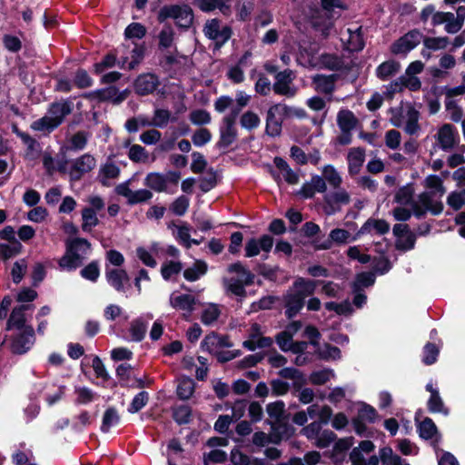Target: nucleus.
<instances>
[{
    "instance_id": "1",
    "label": "nucleus",
    "mask_w": 465,
    "mask_h": 465,
    "mask_svg": "<svg viewBox=\"0 0 465 465\" xmlns=\"http://www.w3.org/2000/svg\"><path fill=\"white\" fill-rule=\"evenodd\" d=\"M322 280H312L297 277L292 282V288L282 296L285 308L284 315L292 320L302 310L306 303V298L315 293L316 288L322 283Z\"/></svg>"
},
{
    "instance_id": "2",
    "label": "nucleus",
    "mask_w": 465,
    "mask_h": 465,
    "mask_svg": "<svg viewBox=\"0 0 465 465\" xmlns=\"http://www.w3.org/2000/svg\"><path fill=\"white\" fill-rule=\"evenodd\" d=\"M91 242L82 237L67 239L65 241V252L58 260V266L61 271L74 272L84 264V257L80 252L86 253L91 249Z\"/></svg>"
},
{
    "instance_id": "3",
    "label": "nucleus",
    "mask_w": 465,
    "mask_h": 465,
    "mask_svg": "<svg viewBox=\"0 0 465 465\" xmlns=\"http://www.w3.org/2000/svg\"><path fill=\"white\" fill-rule=\"evenodd\" d=\"M72 111L73 105L69 101L53 102L48 106L47 114L35 121L32 128L36 131L52 132L63 124L65 116Z\"/></svg>"
},
{
    "instance_id": "4",
    "label": "nucleus",
    "mask_w": 465,
    "mask_h": 465,
    "mask_svg": "<svg viewBox=\"0 0 465 465\" xmlns=\"http://www.w3.org/2000/svg\"><path fill=\"white\" fill-rule=\"evenodd\" d=\"M229 273H236L239 278L224 279L223 284L227 292L235 296L243 297L246 294L245 287L254 283L255 275L248 270L242 262L237 261L227 267Z\"/></svg>"
},
{
    "instance_id": "5",
    "label": "nucleus",
    "mask_w": 465,
    "mask_h": 465,
    "mask_svg": "<svg viewBox=\"0 0 465 465\" xmlns=\"http://www.w3.org/2000/svg\"><path fill=\"white\" fill-rule=\"evenodd\" d=\"M291 112L292 108L284 104L270 106L266 114L265 134L270 137L280 136L283 120L291 116Z\"/></svg>"
},
{
    "instance_id": "6",
    "label": "nucleus",
    "mask_w": 465,
    "mask_h": 465,
    "mask_svg": "<svg viewBox=\"0 0 465 465\" xmlns=\"http://www.w3.org/2000/svg\"><path fill=\"white\" fill-rule=\"evenodd\" d=\"M275 82L272 84L274 94L288 98L295 96L297 88L292 85L295 79L294 72L292 69H284L274 75Z\"/></svg>"
},
{
    "instance_id": "7",
    "label": "nucleus",
    "mask_w": 465,
    "mask_h": 465,
    "mask_svg": "<svg viewBox=\"0 0 465 465\" xmlns=\"http://www.w3.org/2000/svg\"><path fill=\"white\" fill-rule=\"evenodd\" d=\"M19 332L11 339V351L14 354L26 353L35 341V332L32 325L18 330Z\"/></svg>"
},
{
    "instance_id": "8",
    "label": "nucleus",
    "mask_w": 465,
    "mask_h": 465,
    "mask_svg": "<svg viewBox=\"0 0 465 465\" xmlns=\"http://www.w3.org/2000/svg\"><path fill=\"white\" fill-rule=\"evenodd\" d=\"M159 85V77L153 73L141 74L134 81V92L140 96L153 94Z\"/></svg>"
},
{
    "instance_id": "9",
    "label": "nucleus",
    "mask_w": 465,
    "mask_h": 465,
    "mask_svg": "<svg viewBox=\"0 0 465 465\" xmlns=\"http://www.w3.org/2000/svg\"><path fill=\"white\" fill-rule=\"evenodd\" d=\"M95 167V159L88 153L78 157L71 166L70 176L74 181L80 180L86 173Z\"/></svg>"
},
{
    "instance_id": "10",
    "label": "nucleus",
    "mask_w": 465,
    "mask_h": 465,
    "mask_svg": "<svg viewBox=\"0 0 465 465\" xmlns=\"http://www.w3.org/2000/svg\"><path fill=\"white\" fill-rule=\"evenodd\" d=\"M34 307L33 304H21L15 306L6 322L5 331H11L13 329L21 330L27 327L25 312Z\"/></svg>"
},
{
    "instance_id": "11",
    "label": "nucleus",
    "mask_w": 465,
    "mask_h": 465,
    "mask_svg": "<svg viewBox=\"0 0 465 465\" xmlns=\"http://www.w3.org/2000/svg\"><path fill=\"white\" fill-rule=\"evenodd\" d=\"M220 137L216 143V148L220 150L228 149L237 139L238 132L235 124L223 122L219 129Z\"/></svg>"
},
{
    "instance_id": "12",
    "label": "nucleus",
    "mask_w": 465,
    "mask_h": 465,
    "mask_svg": "<svg viewBox=\"0 0 465 465\" xmlns=\"http://www.w3.org/2000/svg\"><path fill=\"white\" fill-rule=\"evenodd\" d=\"M230 0H193V5L203 13H211L218 9L223 15L231 13Z\"/></svg>"
},
{
    "instance_id": "13",
    "label": "nucleus",
    "mask_w": 465,
    "mask_h": 465,
    "mask_svg": "<svg viewBox=\"0 0 465 465\" xmlns=\"http://www.w3.org/2000/svg\"><path fill=\"white\" fill-rule=\"evenodd\" d=\"M347 161L350 175L358 174L365 161V149L362 147L351 148L348 153Z\"/></svg>"
},
{
    "instance_id": "14",
    "label": "nucleus",
    "mask_w": 465,
    "mask_h": 465,
    "mask_svg": "<svg viewBox=\"0 0 465 465\" xmlns=\"http://www.w3.org/2000/svg\"><path fill=\"white\" fill-rule=\"evenodd\" d=\"M108 283L117 292H124V282H129V276L124 269L106 270Z\"/></svg>"
},
{
    "instance_id": "15",
    "label": "nucleus",
    "mask_w": 465,
    "mask_h": 465,
    "mask_svg": "<svg viewBox=\"0 0 465 465\" xmlns=\"http://www.w3.org/2000/svg\"><path fill=\"white\" fill-rule=\"evenodd\" d=\"M455 127L450 124H444L438 131L437 140L444 151L453 148L455 144Z\"/></svg>"
},
{
    "instance_id": "16",
    "label": "nucleus",
    "mask_w": 465,
    "mask_h": 465,
    "mask_svg": "<svg viewBox=\"0 0 465 465\" xmlns=\"http://www.w3.org/2000/svg\"><path fill=\"white\" fill-rule=\"evenodd\" d=\"M208 271V264L203 260H196L191 267L183 271V277L188 282H196Z\"/></svg>"
},
{
    "instance_id": "17",
    "label": "nucleus",
    "mask_w": 465,
    "mask_h": 465,
    "mask_svg": "<svg viewBox=\"0 0 465 465\" xmlns=\"http://www.w3.org/2000/svg\"><path fill=\"white\" fill-rule=\"evenodd\" d=\"M337 124L342 133H350L356 127L358 119L351 111L341 110L337 115Z\"/></svg>"
},
{
    "instance_id": "18",
    "label": "nucleus",
    "mask_w": 465,
    "mask_h": 465,
    "mask_svg": "<svg viewBox=\"0 0 465 465\" xmlns=\"http://www.w3.org/2000/svg\"><path fill=\"white\" fill-rule=\"evenodd\" d=\"M337 74H316L313 77V83L316 84V89L323 94H331L335 88V82L337 81Z\"/></svg>"
},
{
    "instance_id": "19",
    "label": "nucleus",
    "mask_w": 465,
    "mask_h": 465,
    "mask_svg": "<svg viewBox=\"0 0 465 465\" xmlns=\"http://www.w3.org/2000/svg\"><path fill=\"white\" fill-rule=\"evenodd\" d=\"M143 184L158 193L165 192L167 188L164 174L156 172L149 173L144 178Z\"/></svg>"
},
{
    "instance_id": "20",
    "label": "nucleus",
    "mask_w": 465,
    "mask_h": 465,
    "mask_svg": "<svg viewBox=\"0 0 465 465\" xmlns=\"http://www.w3.org/2000/svg\"><path fill=\"white\" fill-rule=\"evenodd\" d=\"M401 64L395 60H388L378 65L376 68V76L381 80L386 81L391 76L394 75L400 71Z\"/></svg>"
},
{
    "instance_id": "21",
    "label": "nucleus",
    "mask_w": 465,
    "mask_h": 465,
    "mask_svg": "<svg viewBox=\"0 0 465 465\" xmlns=\"http://www.w3.org/2000/svg\"><path fill=\"white\" fill-rule=\"evenodd\" d=\"M417 431L420 438L426 440H431L439 434L436 424L430 417H425L422 421L417 424Z\"/></svg>"
},
{
    "instance_id": "22",
    "label": "nucleus",
    "mask_w": 465,
    "mask_h": 465,
    "mask_svg": "<svg viewBox=\"0 0 465 465\" xmlns=\"http://www.w3.org/2000/svg\"><path fill=\"white\" fill-rule=\"evenodd\" d=\"M193 410L187 404L172 408V417L178 425L189 424L192 420Z\"/></svg>"
},
{
    "instance_id": "23",
    "label": "nucleus",
    "mask_w": 465,
    "mask_h": 465,
    "mask_svg": "<svg viewBox=\"0 0 465 465\" xmlns=\"http://www.w3.org/2000/svg\"><path fill=\"white\" fill-rule=\"evenodd\" d=\"M415 193L414 183H409L398 189L394 195V202L401 205H411Z\"/></svg>"
},
{
    "instance_id": "24",
    "label": "nucleus",
    "mask_w": 465,
    "mask_h": 465,
    "mask_svg": "<svg viewBox=\"0 0 465 465\" xmlns=\"http://www.w3.org/2000/svg\"><path fill=\"white\" fill-rule=\"evenodd\" d=\"M376 275L373 272H361L356 274L352 282L353 292L362 291V288H368L375 283Z\"/></svg>"
},
{
    "instance_id": "25",
    "label": "nucleus",
    "mask_w": 465,
    "mask_h": 465,
    "mask_svg": "<svg viewBox=\"0 0 465 465\" xmlns=\"http://www.w3.org/2000/svg\"><path fill=\"white\" fill-rule=\"evenodd\" d=\"M147 331V322L142 318H136L131 322L129 332L131 341L135 342L142 341Z\"/></svg>"
},
{
    "instance_id": "26",
    "label": "nucleus",
    "mask_w": 465,
    "mask_h": 465,
    "mask_svg": "<svg viewBox=\"0 0 465 465\" xmlns=\"http://www.w3.org/2000/svg\"><path fill=\"white\" fill-rule=\"evenodd\" d=\"M171 305L182 311L192 312L195 305V298L191 294H181L175 297H171Z\"/></svg>"
},
{
    "instance_id": "27",
    "label": "nucleus",
    "mask_w": 465,
    "mask_h": 465,
    "mask_svg": "<svg viewBox=\"0 0 465 465\" xmlns=\"http://www.w3.org/2000/svg\"><path fill=\"white\" fill-rule=\"evenodd\" d=\"M427 408L430 413H441L444 416L450 414V409L445 407L439 391H433L427 401Z\"/></svg>"
},
{
    "instance_id": "28",
    "label": "nucleus",
    "mask_w": 465,
    "mask_h": 465,
    "mask_svg": "<svg viewBox=\"0 0 465 465\" xmlns=\"http://www.w3.org/2000/svg\"><path fill=\"white\" fill-rule=\"evenodd\" d=\"M120 422V416L114 407H109L105 410L101 425V431L107 433L112 426H115Z\"/></svg>"
},
{
    "instance_id": "29",
    "label": "nucleus",
    "mask_w": 465,
    "mask_h": 465,
    "mask_svg": "<svg viewBox=\"0 0 465 465\" xmlns=\"http://www.w3.org/2000/svg\"><path fill=\"white\" fill-rule=\"evenodd\" d=\"M117 63V55L114 51L108 52L103 59L94 64V74L99 75L103 74L105 70L113 68L116 65Z\"/></svg>"
},
{
    "instance_id": "30",
    "label": "nucleus",
    "mask_w": 465,
    "mask_h": 465,
    "mask_svg": "<svg viewBox=\"0 0 465 465\" xmlns=\"http://www.w3.org/2000/svg\"><path fill=\"white\" fill-rule=\"evenodd\" d=\"M199 189L203 193H208L212 189H213L217 183V172L213 169V167H209L206 170V175L202 176L199 180Z\"/></svg>"
},
{
    "instance_id": "31",
    "label": "nucleus",
    "mask_w": 465,
    "mask_h": 465,
    "mask_svg": "<svg viewBox=\"0 0 465 465\" xmlns=\"http://www.w3.org/2000/svg\"><path fill=\"white\" fill-rule=\"evenodd\" d=\"M350 201V194L345 190L327 193L324 196V202L327 205L331 207L333 211H335L334 205L348 204Z\"/></svg>"
},
{
    "instance_id": "32",
    "label": "nucleus",
    "mask_w": 465,
    "mask_h": 465,
    "mask_svg": "<svg viewBox=\"0 0 465 465\" xmlns=\"http://www.w3.org/2000/svg\"><path fill=\"white\" fill-rule=\"evenodd\" d=\"M193 20H194V14H193L192 7L186 4L182 5L181 15L178 17L175 25L180 28H183V29L187 30L193 25Z\"/></svg>"
},
{
    "instance_id": "33",
    "label": "nucleus",
    "mask_w": 465,
    "mask_h": 465,
    "mask_svg": "<svg viewBox=\"0 0 465 465\" xmlns=\"http://www.w3.org/2000/svg\"><path fill=\"white\" fill-rule=\"evenodd\" d=\"M183 270V262L180 261H167L162 264L161 275L163 280L170 281L173 275L179 274Z\"/></svg>"
},
{
    "instance_id": "34",
    "label": "nucleus",
    "mask_w": 465,
    "mask_h": 465,
    "mask_svg": "<svg viewBox=\"0 0 465 465\" xmlns=\"http://www.w3.org/2000/svg\"><path fill=\"white\" fill-rule=\"evenodd\" d=\"M175 33L170 25H166L158 35V48L164 50L170 48L174 41Z\"/></svg>"
},
{
    "instance_id": "35",
    "label": "nucleus",
    "mask_w": 465,
    "mask_h": 465,
    "mask_svg": "<svg viewBox=\"0 0 465 465\" xmlns=\"http://www.w3.org/2000/svg\"><path fill=\"white\" fill-rule=\"evenodd\" d=\"M323 347V350L318 349L316 351V354L318 355L319 359L329 361L331 360L337 361L341 358V351L338 347L327 342L324 343Z\"/></svg>"
},
{
    "instance_id": "36",
    "label": "nucleus",
    "mask_w": 465,
    "mask_h": 465,
    "mask_svg": "<svg viewBox=\"0 0 465 465\" xmlns=\"http://www.w3.org/2000/svg\"><path fill=\"white\" fill-rule=\"evenodd\" d=\"M182 5H165L158 12L157 21L163 23L169 18L177 20L181 15Z\"/></svg>"
},
{
    "instance_id": "37",
    "label": "nucleus",
    "mask_w": 465,
    "mask_h": 465,
    "mask_svg": "<svg viewBox=\"0 0 465 465\" xmlns=\"http://www.w3.org/2000/svg\"><path fill=\"white\" fill-rule=\"evenodd\" d=\"M117 87L110 85L105 88L96 89L90 95L95 97L99 102H112L116 104Z\"/></svg>"
},
{
    "instance_id": "38",
    "label": "nucleus",
    "mask_w": 465,
    "mask_h": 465,
    "mask_svg": "<svg viewBox=\"0 0 465 465\" xmlns=\"http://www.w3.org/2000/svg\"><path fill=\"white\" fill-rule=\"evenodd\" d=\"M23 250L21 242L14 243H0V259L3 262L20 254Z\"/></svg>"
},
{
    "instance_id": "39",
    "label": "nucleus",
    "mask_w": 465,
    "mask_h": 465,
    "mask_svg": "<svg viewBox=\"0 0 465 465\" xmlns=\"http://www.w3.org/2000/svg\"><path fill=\"white\" fill-rule=\"evenodd\" d=\"M256 272L267 281L276 282L278 279L277 274L279 272H282V269L278 265L271 266L267 263L260 262L256 266Z\"/></svg>"
},
{
    "instance_id": "40",
    "label": "nucleus",
    "mask_w": 465,
    "mask_h": 465,
    "mask_svg": "<svg viewBox=\"0 0 465 465\" xmlns=\"http://www.w3.org/2000/svg\"><path fill=\"white\" fill-rule=\"evenodd\" d=\"M194 386L195 384L193 379L189 377L183 378L177 386V397L183 401L190 399L194 391Z\"/></svg>"
},
{
    "instance_id": "41",
    "label": "nucleus",
    "mask_w": 465,
    "mask_h": 465,
    "mask_svg": "<svg viewBox=\"0 0 465 465\" xmlns=\"http://www.w3.org/2000/svg\"><path fill=\"white\" fill-rule=\"evenodd\" d=\"M322 8L327 13L328 18H338L341 14H337L335 16L334 9L339 8L341 10H347L348 5L341 0H321Z\"/></svg>"
},
{
    "instance_id": "42",
    "label": "nucleus",
    "mask_w": 465,
    "mask_h": 465,
    "mask_svg": "<svg viewBox=\"0 0 465 465\" xmlns=\"http://www.w3.org/2000/svg\"><path fill=\"white\" fill-rule=\"evenodd\" d=\"M440 350L433 342H427L422 350V362L425 365H431L438 360Z\"/></svg>"
},
{
    "instance_id": "43",
    "label": "nucleus",
    "mask_w": 465,
    "mask_h": 465,
    "mask_svg": "<svg viewBox=\"0 0 465 465\" xmlns=\"http://www.w3.org/2000/svg\"><path fill=\"white\" fill-rule=\"evenodd\" d=\"M74 392L77 397L74 401L76 405H85L92 402L98 395L87 387H75Z\"/></svg>"
},
{
    "instance_id": "44",
    "label": "nucleus",
    "mask_w": 465,
    "mask_h": 465,
    "mask_svg": "<svg viewBox=\"0 0 465 465\" xmlns=\"http://www.w3.org/2000/svg\"><path fill=\"white\" fill-rule=\"evenodd\" d=\"M74 84L79 89H85L91 87L94 84L93 78L89 75L88 72L84 68H78L74 76Z\"/></svg>"
},
{
    "instance_id": "45",
    "label": "nucleus",
    "mask_w": 465,
    "mask_h": 465,
    "mask_svg": "<svg viewBox=\"0 0 465 465\" xmlns=\"http://www.w3.org/2000/svg\"><path fill=\"white\" fill-rule=\"evenodd\" d=\"M146 27L141 23H131L124 29V37L126 39H143L146 35Z\"/></svg>"
},
{
    "instance_id": "46",
    "label": "nucleus",
    "mask_w": 465,
    "mask_h": 465,
    "mask_svg": "<svg viewBox=\"0 0 465 465\" xmlns=\"http://www.w3.org/2000/svg\"><path fill=\"white\" fill-rule=\"evenodd\" d=\"M82 278L92 282H96L100 276V267L98 261H92L80 271Z\"/></svg>"
},
{
    "instance_id": "47",
    "label": "nucleus",
    "mask_w": 465,
    "mask_h": 465,
    "mask_svg": "<svg viewBox=\"0 0 465 465\" xmlns=\"http://www.w3.org/2000/svg\"><path fill=\"white\" fill-rule=\"evenodd\" d=\"M380 459L382 465H402V459L389 446L380 449Z\"/></svg>"
},
{
    "instance_id": "48",
    "label": "nucleus",
    "mask_w": 465,
    "mask_h": 465,
    "mask_svg": "<svg viewBox=\"0 0 465 465\" xmlns=\"http://www.w3.org/2000/svg\"><path fill=\"white\" fill-rule=\"evenodd\" d=\"M176 118L171 117V112L167 109H155L153 112V124L154 127L163 128L165 127L169 121H175Z\"/></svg>"
},
{
    "instance_id": "49",
    "label": "nucleus",
    "mask_w": 465,
    "mask_h": 465,
    "mask_svg": "<svg viewBox=\"0 0 465 465\" xmlns=\"http://www.w3.org/2000/svg\"><path fill=\"white\" fill-rule=\"evenodd\" d=\"M149 401V393L145 391H142L137 393L131 403L129 404L127 411L129 413H136L140 411Z\"/></svg>"
},
{
    "instance_id": "50",
    "label": "nucleus",
    "mask_w": 465,
    "mask_h": 465,
    "mask_svg": "<svg viewBox=\"0 0 465 465\" xmlns=\"http://www.w3.org/2000/svg\"><path fill=\"white\" fill-rule=\"evenodd\" d=\"M146 45L144 43L134 44V49L131 51V62L128 64V70H134L144 58Z\"/></svg>"
},
{
    "instance_id": "51",
    "label": "nucleus",
    "mask_w": 465,
    "mask_h": 465,
    "mask_svg": "<svg viewBox=\"0 0 465 465\" xmlns=\"http://www.w3.org/2000/svg\"><path fill=\"white\" fill-rule=\"evenodd\" d=\"M392 264L387 256L381 255L373 259L372 272L379 275H384L391 271Z\"/></svg>"
},
{
    "instance_id": "52",
    "label": "nucleus",
    "mask_w": 465,
    "mask_h": 465,
    "mask_svg": "<svg viewBox=\"0 0 465 465\" xmlns=\"http://www.w3.org/2000/svg\"><path fill=\"white\" fill-rule=\"evenodd\" d=\"M449 44L448 36H440V37H428L425 36L423 38V45L426 49L437 51L440 49H445Z\"/></svg>"
},
{
    "instance_id": "53",
    "label": "nucleus",
    "mask_w": 465,
    "mask_h": 465,
    "mask_svg": "<svg viewBox=\"0 0 465 465\" xmlns=\"http://www.w3.org/2000/svg\"><path fill=\"white\" fill-rule=\"evenodd\" d=\"M356 417L369 423H374L378 417V412L374 407L363 402L361 407L358 410Z\"/></svg>"
},
{
    "instance_id": "54",
    "label": "nucleus",
    "mask_w": 465,
    "mask_h": 465,
    "mask_svg": "<svg viewBox=\"0 0 465 465\" xmlns=\"http://www.w3.org/2000/svg\"><path fill=\"white\" fill-rule=\"evenodd\" d=\"M447 203L454 211H459L465 205V188L460 191H453L447 197Z\"/></svg>"
},
{
    "instance_id": "55",
    "label": "nucleus",
    "mask_w": 465,
    "mask_h": 465,
    "mask_svg": "<svg viewBox=\"0 0 465 465\" xmlns=\"http://www.w3.org/2000/svg\"><path fill=\"white\" fill-rule=\"evenodd\" d=\"M261 119L257 114L252 111H247L241 116L240 124L242 127L247 130H252L260 125Z\"/></svg>"
},
{
    "instance_id": "56",
    "label": "nucleus",
    "mask_w": 465,
    "mask_h": 465,
    "mask_svg": "<svg viewBox=\"0 0 465 465\" xmlns=\"http://www.w3.org/2000/svg\"><path fill=\"white\" fill-rule=\"evenodd\" d=\"M100 173L104 176L100 181L101 183L104 186H107L108 184L105 180L117 178L120 175V168L114 163H107L101 167Z\"/></svg>"
},
{
    "instance_id": "57",
    "label": "nucleus",
    "mask_w": 465,
    "mask_h": 465,
    "mask_svg": "<svg viewBox=\"0 0 465 465\" xmlns=\"http://www.w3.org/2000/svg\"><path fill=\"white\" fill-rule=\"evenodd\" d=\"M390 49L391 52L396 55L407 54L414 49V45H411L402 35L391 44Z\"/></svg>"
},
{
    "instance_id": "58",
    "label": "nucleus",
    "mask_w": 465,
    "mask_h": 465,
    "mask_svg": "<svg viewBox=\"0 0 465 465\" xmlns=\"http://www.w3.org/2000/svg\"><path fill=\"white\" fill-rule=\"evenodd\" d=\"M190 200L185 195L177 197L170 205V211L178 216H183L188 210Z\"/></svg>"
},
{
    "instance_id": "59",
    "label": "nucleus",
    "mask_w": 465,
    "mask_h": 465,
    "mask_svg": "<svg viewBox=\"0 0 465 465\" xmlns=\"http://www.w3.org/2000/svg\"><path fill=\"white\" fill-rule=\"evenodd\" d=\"M266 411L270 418L275 419L279 421L283 418L285 403L281 400L271 402L266 406Z\"/></svg>"
},
{
    "instance_id": "60",
    "label": "nucleus",
    "mask_w": 465,
    "mask_h": 465,
    "mask_svg": "<svg viewBox=\"0 0 465 465\" xmlns=\"http://www.w3.org/2000/svg\"><path fill=\"white\" fill-rule=\"evenodd\" d=\"M322 174L324 177L323 179L328 181L329 183L331 186H333V188L336 189L341 186V183L342 182L341 177L340 176V174L338 173V172L332 165L328 164V165L324 166Z\"/></svg>"
},
{
    "instance_id": "61",
    "label": "nucleus",
    "mask_w": 465,
    "mask_h": 465,
    "mask_svg": "<svg viewBox=\"0 0 465 465\" xmlns=\"http://www.w3.org/2000/svg\"><path fill=\"white\" fill-rule=\"evenodd\" d=\"M153 193L147 189H139L136 191H133L131 197L128 201V204L135 205L139 203H143L150 201L153 198Z\"/></svg>"
},
{
    "instance_id": "62",
    "label": "nucleus",
    "mask_w": 465,
    "mask_h": 465,
    "mask_svg": "<svg viewBox=\"0 0 465 465\" xmlns=\"http://www.w3.org/2000/svg\"><path fill=\"white\" fill-rule=\"evenodd\" d=\"M27 263L25 259L16 261L11 270L12 280L14 283L18 284L23 280L26 272Z\"/></svg>"
},
{
    "instance_id": "63",
    "label": "nucleus",
    "mask_w": 465,
    "mask_h": 465,
    "mask_svg": "<svg viewBox=\"0 0 465 465\" xmlns=\"http://www.w3.org/2000/svg\"><path fill=\"white\" fill-rule=\"evenodd\" d=\"M2 41L4 47L11 53H18L22 49V42L16 35L5 34Z\"/></svg>"
},
{
    "instance_id": "64",
    "label": "nucleus",
    "mask_w": 465,
    "mask_h": 465,
    "mask_svg": "<svg viewBox=\"0 0 465 465\" xmlns=\"http://www.w3.org/2000/svg\"><path fill=\"white\" fill-rule=\"evenodd\" d=\"M190 120L193 124L204 125L211 123V114L204 109H196L191 112Z\"/></svg>"
}]
</instances>
